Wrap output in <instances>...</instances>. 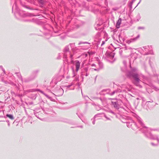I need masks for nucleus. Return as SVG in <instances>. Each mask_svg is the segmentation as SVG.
Segmentation results:
<instances>
[{
    "mask_svg": "<svg viewBox=\"0 0 159 159\" xmlns=\"http://www.w3.org/2000/svg\"><path fill=\"white\" fill-rule=\"evenodd\" d=\"M131 71H128L127 75L129 78L132 77L134 79L133 83L136 86L141 87L140 83L141 82L140 75L138 73V70L136 67H131L130 65Z\"/></svg>",
    "mask_w": 159,
    "mask_h": 159,
    "instance_id": "1",
    "label": "nucleus"
},
{
    "mask_svg": "<svg viewBox=\"0 0 159 159\" xmlns=\"http://www.w3.org/2000/svg\"><path fill=\"white\" fill-rule=\"evenodd\" d=\"M137 121L141 125V128L140 130L143 132L144 133L146 136L148 138L152 139H156L158 143H159V139L158 137L156 135H152L150 132V129L144 126L142 119L139 117H137Z\"/></svg>",
    "mask_w": 159,
    "mask_h": 159,
    "instance_id": "2",
    "label": "nucleus"
},
{
    "mask_svg": "<svg viewBox=\"0 0 159 159\" xmlns=\"http://www.w3.org/2000/svg\"><path fill=\"white\" fill-rule=\"evenodd\" d=\"M63 61L67 62V58L69 57L71 61L73 60V55L70 53L69 51V46H66L65 48L64 51Z\"/></svg>",
    "mask_w": 159,
    "mask_h": 159,
    "instance_id": "3",
    "label": "nucleus"
},
{
    "mask_svg": "<svg viewBox=\"0 0 159 159\" xmlns=\"http://www.w3.org/2000/svg\"><path fill=\"white\" fill-rule=\"evenodd\" d=\"M14 10H15V14L16 16L17 14L19 15L22 17H25L28 16L27 13L19 9L16 3L13 5L12 7V11H13Z\"/></svg>",
    "mask_w": 159,
    "mask_h": 159,
    "instance_id": "4",
    "label": "nucleus"
},
{
    "mask_svg": "<svg viewBox=\"0 0 159 159\" xmlns=\"http://www.w3.org/2000/svg\"><path fill=\"white\" fill-rule=\"evenodd\" d=\"M152 48V47L151 46L143 47L142 49L144 52L143 54L147 55L148 54H152L153 52Z\"/></svg>",
    "mask_w": 159,
    "mask_h": 159,
    "instance_id": "5",
    "label": "nucleus"
},
{
    "mask_svg": "<svg viewBox=\"0 0 159 159\" xmlns=\"http://www.w3.org/2000/svg\"><path fill=\"white\" fill-rule=\"evenodd\" d=\"M54 92L55 93V94H54L55 95L57 96H60L63 95L64 90L61 87H58L55 88Z\"/></svg>",
    "mask_w": 159,
    "mask_h": 159,
    "instance_id": "6",
    "label": "nucleus"
},
{
    "mask_svg": "<svg viewBox=\"0 0 159 159\" xmlns=\"http://www.w3.org/2000/svg\"><path fill=\"white\" fill-rule=\"evenodd\" d=\"M126 124L127 126L128 127L134 130H135L139 128L136 123L133 120L130 122H127Z\"/></svg>",
    "mask_w": 159,
    "mask_h": 159,
    "instance_id": "7",
    "label": "nucleus"
},
{
    "mask_svg": "<svg viewBox=\"0 0 159 159\" xmlns=\"http://www.w3.org/2000/svg\"><path fill=\"white\" fill-rule=\"evenodd\" d=\"M91 66L96 67V68H93L94 70L98 71L103 68V65L102 62L99 61L97 66L94 64H93L91 65Z\"/></svg>",
    "mask_w": 159,
    "mask_h": 159,
    "instance_id": "8",
    "label": "nucleus"
},
{
    "mask_svg": "<svg viewBox=\"0 0 159 159\" xmlns=\"http://www.w3.org/2000/svg\"><path fill=\"white\" fill-rule=\"evenodd\" d=\"M139 37L140 35L138 34L136 37L131 38L130 39L127 40L126 42L127 43L129 44L131 43L137 41L139 38Z\"/></svg>",
    "mask_w": 159,
    "mask_h": 159,
    "instance_id": "9",
    "label": "nucleus"
},
{
    "mask_svg": "<svg viewBox=\"0 0 159 159\" xmlns=\"http://www.w3.org/2000/svg\"><path fill=\"white\" fill-rule=\"evenodd\" d=\"M81 75L83 76H84V72H86L88 71L89 68L88 67H84L83 66L81 67Z\"/></svg>",
    "mask_w": 159,
    "mask_h": 159,
    "instance_id": "10",
    "label": "nucleus"
},
{
    "mask_svg": "<svg viewBox=\"0 0 159 159\" xmlns=\"http://www.w3.org/2000/svg\"><path fill=\"white\" fill-rule=\"evenodd\" d=\"M112 103L115 108L117 109H119V108L120 105L119 104L117 101L116 102H112Z\"/></svg>",
    "mask_w": 159,
    "mask_h": 159,
    "instance_id": "11",
    "label": "nucleus"
},
{
    "mask_svg": "<svg viewBox=\"0 0 159 159\" xmlns=\"http://www.w3.org/2000/svg\"><path fill=\"white\" fill-rule=\"evenodd\" d=\"M75 66L76 67V72H77L79 70L80 66V63L79 61H76Z\"/></svg>",
    "mask_w": 159,
    "mask_h": 159,
    "instance_id": "12",
    "label": "nucleus"
},
{
    "mask_svg": "<svg viewBox=\"0 0 159 159\" xmlns=\"http://www.w3.org/2000/svg\"><path fill=\"white\" fill-rule=\"evenodd\" d=\"M130 86L129 85H123L122 86L121 88L123 89H122L123 91H126V90L125 89H126L128 91H129V88H128L129 86Z\"/></svg>",
    "mask_w": 159,
    "mask_h": 159,
    "instance_id": "13",
    "label": "nucleus"
},
{
    "mask_svg": "<svg viewBox=\"0 0 159 159\" xmlns=\"http://www.w3.org/2000/svg\"><path fill=\"white\" fill-rule=\"evenodd\" d=\"M121 19L120 18H119L118 20L116 25V27L117 28H119L120 25L121 23Z\"/></svg>",
    "mask_w": 159,
    "mask_h": 159,
    "instance_id": "14",
    "label": "nucleus"
},
{
    "mask_svg": "<svg viewBox=\"0 0 159 159\" xmlns=\"http://www.w3.org/2000/svg\"><path fill=\"white\" fill-rule=\"evenodd\" d=\"M38 91H39L40 93L44 94L46 97L47 98L50 99V100H52V98L51 97H49V96H48V95L46 94L43 91H42L40 90V89H38L37 90Z\"/></svg>",
    "mask_w": 159,
    "mask_h": 159,
    "instance_id": "15",
    "label": "nucleus"
},
{
    "mask_svg": "<svg viewBox=\"0 0 159 159\" xmlns=\"http://www.w3.org/2000/svg\"><path fill=\"white\" fill-rule=\"evenodd\" d=\"M6 117H8L10 119H11V120H13L14 119V117L11 114H7L6 115V116H4V117L5 118H6Z\"/></svg>",
    "mask_w": 159,
    "mask_h": 159,
    "instance_id": "16",
    "label": "nucleus"
},
{
    "mask_svg": "<svg viewBox=\"0 0 159 159\" xmlns=\"http://www.w3.org/2000/svg\"><path fill=\"white\" fill-rule=\"evenodd\" d=\"M114 54L113 52H111L109 53L108 55V57L112 59L114 58Z\"/></svg>",
    "mask_w": 159,
    "mask_h": 159,
    "instance_id": "17",
    "label": "nucleus"
},
{
    "mask_svg": "<svg viewBox=\"0 0 159 159\" xmlns=\"http://www.w3.org/2000/svg\"><path fill=\"white\" fill-rule=\"evenodd\" d=\"M16 76L18 77L19 79H20L22 81H23V79L22 76L19 73H16Z\"/></svg>",
    "mask_w": 159,
    "mask_h": 159,
    "instance_id": "18",
    "label": "nucleus"
},
{
    "mask_svg": "<svg viewBox=\"0 0 159 159\" xmlns=\"http://www.w3.org/2000/svg\"><path fill=\"white\" fill-rule=\"evenodd\" d=\"M95 108L97 110H99L101 109V107L99 105H96L95 107Z\"/></svg>",
    "mask_w": 159,
    "mask_h": 159,
    "instance_id": "19",
    "label": "nucleus"
},
{
    "mask_svg": "<svg viewBox=\"0 0 159 159\" xmlns=\"http://www.w3.org/2000/svg\"><path fill=\"white\" fill-rule=\"evenodd\" d=\"M136 0H132V2H130V3L129 4V6L130 7V9H131L132 8V4H133V3Z\"/></svg>",
    "mask_w": 159,
    "mask_h": 159,
    "instance_id": "20",
    "label": "nucleus"
},
{
    "mask_svg": "<svg viewBox=\"0 0 159 159\" xmlns=\"http://www.w3.org/2000/svg\"><path fill=\"white\" fill-rule=\"evenodd\" d=\"M97 115H95V116H94L93 119V120L92 121V123L93 125L95 124V119L96 118V116H97Z\"/></svg>",
    "mask_w": 159,
    "mask_h": 159,
    "instance_id": "21",
    "label": "nucleus"
},
{
    "mask_svg": "<svg viewBox=\"0 0 159 159\" xmlns=\"http://www.w3.org/2000/svg\"><path fill=\"white\" fill-rule=\"evenodd\" d=\"M123 63L125 67L126 68L127 67V62L125 61H123Z\"/></svg>",
    "mask_w": 159,
    "mask_h": 159,
    "instance_id": "22",
    "label": "nucleus"
},
{
    "mask_svg": "<svg viewBox=\"0 0 159 159\" xmlns=\"http://www.w3.org/2000/svg\"><path fill=\"white\" fill-rule=\"evenodd\" d=\"M136 99L137 100L142 99L143 101H144V98L142 97H140L139 98H137Z\"/></svg>",
    "mask_w": 159,
    "mask_h": 159,
    "instance_id": "23",
    "label": "nucleus"
},
{
    "mask_svg": "<svg viewBox=\"0 0 159 159\" xmlns=\"http://www.w3.org/2000/svg\"><path fill=\"white\" fill-rule=\"evenodd\" d=\"M78 117L81 120H82V121L84 122V123H86V121L84 120V119H83L80 116H78Z\"/></svg>",
    "mask_w": 159,
    "mask_h": 159,
    "instance_id": "24",
    "label": "nucleus"
},
{
    "mask_svg": "<svg viewBox=\"0 0 159 159\" xmlns=\"http://www.w3.org/2000/svg\"><path fill=\"white\" fill-rule=\"evenodd\" d=\"M39 2L42 4V5H43L44 3V1L43 0H38Z\"/></svg>",
    "mask_w": 159,
    "mask_h": 159,
    "instance_id": "25",
    "label": "nucleus"
},
{
    "mask_svg": "<svg viewBox=\"0 0 159 159\" xmlns=\"http://www.w3.org/2000/svg\"><path fill=\"white\" fill-rule=\"evenodd\" d=\"M74 84V83H73V82H72L70 84L66 86V87L67 88H69L70 86L73 85Z\"/></svg>",
    "mask_w": 159,
    "mask_h": 159,
    "instance_id": "26",
    "label": "nucleus"
},
{
    "mask_svg": "<svg viewBox=\"0 0 159 159\" xmlns=\"http://www.w3.org/2000/svg\"><path fill=\"white\" fill-rule=\"evenodd\" d=\"M117 91L115 90V91H113L111 93H110V94L111 95H114L115 93H117Z\"/></svg>",
    "mask_w": 159,
    "mask_h": 159,
    "instance_id": "27",
    "label": "nucleus"
},
{
    "mask_svg": "<svg viewBox=\"0 0 159 159\" xmlns=\"http://www.w3.org/2000/svg\"><path fill=\"white\" fill-rule=\"evenodd\" d=\"M82 43H83V44H89V43L88 42H80L79 43V45H80Z\"/></svg>",
    "mask_w": 159,
    "mask_h": 159,
    "instance_id": "28",
    "label": "nucleus"
},
{
    "mask_svg": "<svg viewBox=\"0 0 159 159\" xmlns=\"http://www.w3.org/2000/svg\"><path fill=\"white\" fill-rule=\"evenodd\" d=\"M34 115H35V116L36 117H37L39 119H40L41 120H42L41 119L39 116H38V113H36V112H34Z\"/></svg>",
    "mask_w": 159,
    "mask_h": 159,
    "instance_id": "29",
    "label": "nucleus"
},
{
    "mask_svg": "<svg viewBox=\"0 0 159 159\" xmlns=\"http://www.w3.org/2000/svg\"><path fill=\"white\" fill-rule=\"evenodd\" d=\"M123 52V50L122 49H120L119 51V52L120 55H122V53Z\"/></svg>",
    "mask_w": 159,
    "mask_h": 159,
    "instance_id": "30",
    "label": "nucleus"
},
{
    "mask_svg": "<svg viewBox=\"0 0 159 159\" xmlns=\"http://www.w3.org/2000/svg\"><path fill=\"white\" fill-rule=\"evenodd\" d=\"M104 116L106 118L107 120H111L110 118L109 117H108L106 115H105Z\"/></svg>",
    "mask_w": 159,
    "mask_h": 159,
    "instance_id": "31",
    "label": "nucleus"
},
{
    "mask_svg": "<svg viewBox=\"0 0 159 159\" xmlns=\"http://www.w3.org/2000/svg\"><path fill=\"white\" fill-rule=\"evenodd\" d=\"M158 143H157L155 144L153 143H151V144L153 146H157L158 145Z\"/></svg>",
    "mask_w": 159,
    "mask_h": 159,
    "instance_id": "32",
    "label": "nucleus"
},
{
    "mask_svg": "<svg viewBox=\"0 0 159 159\" xmlns=\"http://www.w3.org/2000/svg\"><path fill=\"white\" fill-rule=\"evenodd\" d=\"M61 54H59L58 56L57 57V59H60L61 58Z\"/></svg>",
    "mask_w": 159,
    "mask_h": 159,
    "instance_id": "33",
    "label": "nucleus"
},
{
    "mask_svg": "<svg viewBox=\"0 0 159 159\" xmlns=\"http://www.w3.org/2000/svg\"><path fill=\"white\" fill-rule=\"evenodd\" d=\"M144 27H139L138 28V30H140V29H144Z\"/></svg>",
    "mask_w": 159,
    "mask_h": 159,
    "instance_id": "34",
    "label": "nucleus"
},
{
    "mask_svg": "<svg viewBox=\"0 0 159 159\" xmlns=\"http://www.w3.org/2000/svg\"><path fill=\"white\" fill-rule=\"evenodd\" d=\"M119 9L118 7H114L112 8V9L114 11H117Z\"/></svg>",
    "mask_w": 159,
    "mask_h": 159,
    "instance_id": "35",
    "label": "nucleus"
},
{
    "mask_svg": "<svg viewBox=\"0 0 159 159\" xmlns=\"http://www.w3.org/2000/svg\"><path fill=\"white\" fill-rule=\"evenodd\" d=\"M0 68L2 69V71L4 74H5V70L2 68V66H0Z\"/></svg>",
    "mask_w": 159,
    "mask_h": 159,
    "instance_id": "36",
    "label": "nucleus"
},
{
    "mask_svg": "<svg viewBox=\"0 0 159 159\" xmlns=\"http://www.w3.org/2000/svg\"><path fill=\"white\" fill-rule=\"evenodd\" d=\"M89 73L88 71L87 72H86V74H85V75L84 76H87L89 75Z\"/></svg>",
    "mask_w": 159,
    "mask_h": 159,
    "instance_id": "37",
    "label": "nucleus"
},
{
    "mask_svg": "<svg viewBox=\"0 0 159 159\" xmlns=\"http://www.w3.org/2000/svg\"><path fill=\"white\" fill-rule=\"evenodd\" d=\"M109 112L110 113H111L114 115L115 114V113H114V112H113V111H109Z\"/></svg>",
    "mask_w": 159,
    "mask_h": 159,
    "instance_id": "38",
    "label": "nucleus"
},
{
    "mask_svg": "<svg viewBox=\"0 0 159 159\" xmlns=\"http://www.w3.org/2000/svg\"><path fill=\"white\" fill-rule=\"evenodd\" d=\"M108 10H109L107 8L106 10V11H104V13L107 12Z\"/></svg>",
    "mask_w": 159,
    "mask_h": 159,
    "instance_id": "39",
    "label": "nucleus"
},
{
    "mask_svg": "<svg viewBox=\"0 0 159 159\" xmlns=\"http://www.w3.org/2000/svg\"><path fill=\"white\" fill-rule=\"evenodd\" d=\"M141 0H140V1L138 3V4H137V5L136 6V7H135H135H136L138 6V5H139V4L140 2L141 1Z\"/></svg>",
    "mask_w": 159,
    "mask_h": 159,
    "instance_id": "40",
    "label": "nucleus"
},
{
    "mask_svg": "<svg viewBox=\"0 0 159 159\" xmlns=\"http://www.w3.org/2000/svg\"><path fill=\"white\" fill-rule=\"evenodd\" d=\"M105 44V42L104 41H103L102 42V43L101 45V46H102V45H104V44Z\"/></svg>",
    "mask_w": 159,
    "mask_h": 159,
    "instance_id": "41",
    "label": "nucleus"
},
{
    "mask_svg": "<svg viewBox=\"0 0 159 159\" xmlns=\"http://www.w3.org/2000/svg\"><path fill=\"white\" fill-rule=\"evenodd\" d=\"M105 0V4L106 5H107V0Z\"/></svg>",
    "mask_w": 159,
    "mask_h": 159,
    "instance_id": "42",
    "label": "nucleus"
},
{
    "mask_svg": "<svg viewBox=\"0 0 159 159\" xmlns=\"http://www.w3.org/2000/svg\"><path fill=\"white\" fill-rule=\"evenodd\" d=\"M74 45V44H73V43H71V44H70V46H71V45H73V46Z\"/></svg>",
    "mask_w": 159,
    "mask_h": 159,
    "instance_id": "43",
    "label": "nucleus"
},
{
    "mask_svg": "<svg viewBox=\"0 0 159 159\" xmlns=\"http://www.w3.org/2000/svg\"><path fill=\"white\" fill-rule=\"evenodd\" d=\"M8 126H10V124L9 122V123H8Z\"/></svg>",
    "mask_w": 159,
    "mask_h": 159,
    "instance_id": "44",
    "label": "nucleus"
},
{
    "mask_svg": "<svg viewBox=\"0 0 159 159\" xmlns=\"http://www.w3.org/2000/svg\"><path fill=\"white\" fill-rule=\"evenodd\" d=\"M79 127H80L81 128H83V126H82V125L80 126Z\"/></svg>",
    "mask_w": 159,
    "mask_h": 159,
    "instance_id": "45",
    "label": "nucleus"
},
{
    "mask_svg": "<svg viewBox=\"0 0 159 159\" xmlns=\"http://www.w3.org/2000/svg\"><path fill=\"white\" fill-rule=\"evenodd\" d=\"M4 117V116H0V117Z\"/></svg>",
    "mask_w": 159,
    "mask_h": 159,
    "instance_id": "46",
    "label": "nucleus"
},
{
    "mask_svg": "<svg viewBox=\"0 0 159 159\" xmlns=\"http://www.w3.org/2000/svg\"><path fill=\"white\" fill-rule=\"evenodd\" d=\"M72 69H73V73L74 74V69H73V68Z\"/></svg>",
    "mask_w": 159,
    "mask_h": 159,
    "instance_id": "47",
    "label": "nucleus"
},
{
    "mask_svg": "<svg viewBox=\"0 0 159 159\" xmlns=\"http://www.w3.org/2000/svg\"><path fill=\"white\" fill-rule=\"evenodd\" d=\"M6 121L8 123L9 122V121L8 120Z\"/></svg>",
    "mask_w": 159,
    "mask_h": 159,
    "instance_id": "48",
    "label": "nucleus"
},
{
    "mask_svg": "<svg viewBox=\"0 0 159 159\" xmlns=\"http://www.w3.org/2000/svg\"><path fill=\"white\" fill-rule=\"evenodd\" d=\"M97 76H96V77H95V80H96V78H97Z\"/></svg>",
    "mask_w": 159,
    "mask_h": 159,
    "instance_id": "49",
    "label": "nucleus"
},
{
    "mask_svg": "<svg viewBox=\"0 0 159 159\" xmlns=\"http://www.w3.org/2000/svg\"><path fill=\"white\" fill-rule=\"evenodd\" d=\"M84 76L85 75V74H86V72H84Z\"/></svg>",
    "mask_w": 159,
    "mask_h": 159,
    "instance_id": "50",
    "label": "nucleus"
},
{
    "mask_svg": "<svg viewBox=\"0 0 159 159\" xmlns=\"http://www.w3.org/2000/svg\"><path fill=\"white\" fill-rule=\"evenodd\" d=\"M75 74H74V75L73 76V77L75 76Z\"/></svg>",
    "mask_w": 159,
    "mask_h": 159,
    "instance_id": "51",
    "label": "nucleus"
},
{
    "mask_svg": "<svg viewBox=\"0 0 159 159\" xmlns=\"http://www.w3.org/2000/svg\"><path fill=\"white\" fill-rule=\"evenodd\" d=\"M139 19L140 18V17L139 15Z\"/></svg>",
    "mask_w": 159,
    "mask_h": 159,
    "instance_id": "52",
    "label": "nucleus"
},
{
    "mask_svg": "<svg viewBox=\"0 0 159 159\" xmlns=\"http://www.w3.org/2000/svg\"><path fill=\"white\" fill-rule=\"evenodd\" d=\"M25 82H27V81L26 80H25Z\"/></svg>",
    "mask_w": 159,
    "mask_h": 159,
    "instance_id": "53",
    "label": "nucleus"
},
{
    "mask_svg": "<svg viewBox=\"0 0 159 159\" xmlns=\"http://www.w3.org/2000/svg\"><path fill=\"white\" fill-rule=\"evenodd\" d=\"M119 38L120 39V36H119Z\"/></svg>",
    "mask_w": 159,
    "mask_h": 159,
    "instance_id": "54",
    "label": "nucleus"
},
{
    "mask_svg": "<svg viewBox=\"0 0 159 159\" xmlns=\"http://www.w3.org/2000/svg\"><path fill=\"white\" fill-rule=\"evenodd\" d=\"M86 98H89V97H88L87 96L86 97Z\"/></svg>",
    "mask_w": 159,
    "mask_h": 159,
    "instance_id": "55",
    "label": "nucleus"
},
{
    "mask_svg": "<svg viewBox=\"0 0 159 159\" xmlns=\"http://www.w3.org/2000/svg\"><path fill=\"white\" fill-rule=\"evenodd\" d=\"M93 68H96V67H93Z\"/></svg>",
    "mask_w": 159,
    "mask_h": 159,
    "instance_id": "56",
    "label": "nucleus"
},
{
    "mask_svg": "<svg viewBox=\"0 0 159 159\" xmlns=\"http://www.w3.org/2000/svg\"><path fill=\"white\" fill-rule=\"evenodd\" d=\"M2 111L1 110L0 111V112H1Z\"/></svg>",
    "mask_w": 159,
    "mask_h": 159,
    "instance_id": "57",
    "label": "nucleus"
},
{
    "mask_svg": "<svg viewBox=\"0 0 159 159\" xmlns=\"http://www.w3.org/2000/svg\"><path fill=\"white\" fill-rule=\"evenodd\" d=\"M123 71H125V70H123Z\"/></svg>",
    "mask_w": 159,
    "mask_h": 159,
    "instance_id": "58",
    "label": "nucleus"
},
{
    "mask_svg": "<svg viewBox=\"0 0 159 159\" xmlns=\"http://www.w3.org/2000/svg\"><path fill=\"white\" fill-rule=\"evenodd\" d=\"M131 48H129V49H131Z\"/></svg>",
    "mask_w": 159,
    "mask_h": 159,
    "instance_id": "59",
    "label": "nucleus"
}]
</instances>
